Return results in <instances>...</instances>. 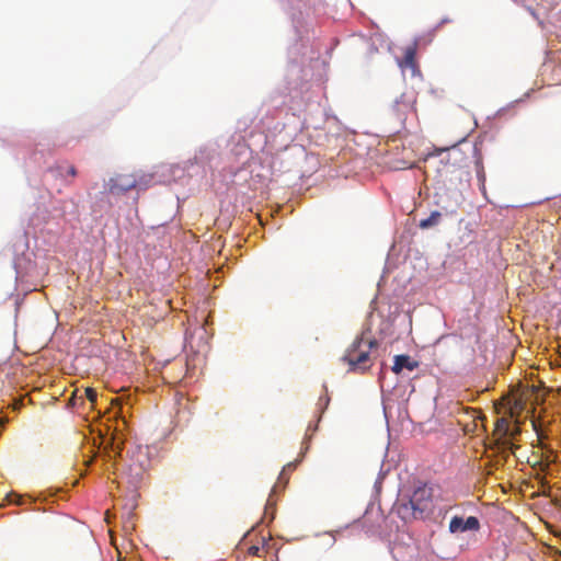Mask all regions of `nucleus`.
<instances>
[{
    "label": "nucleus",
    "mask_w": 561,
    "mask_h": 561,
    "mask_svg": "<svg viewBox=\"0 0 561 561\" xmlns=\"http://www.w3.org/2000/svg\"><path fill=\"white\" fill-rule=\"evenodd\" d=\"M377 345L374 340H364L363 337L357 339L347 348L343 360H345L350 370L364 373L371 366L370 351Z\"/></svg>",
    "instance_id": "f257e3e1"
},
{
    "label": "nucleus",
    "mask_w": 561,
    "mask_h": 561,
    "mask_svg": "<svg viewBox=\"0 0 561 561\" xmlns=\"http://www.w3.org/2000/svg\"><path fill=\"white\" fill-rule=\"evenodd\" d=\"M432 489L427 485L420 486L413 492L408 503L400 505L399 512L404 518L408 515L415 519L423 518L424 514L432 510Z\"/></svg>",
    "instance_id": "f03ea898"
},
{
    "label": "nucleus",
    "mask_w": 561,
    "mask_h": 561,
    "mask_svg": "<svg viewBox=\"0 0 561 561\" xmlns=\"http://www.w3.org/2000/svg\"><path fill=\"white\" fill-rule=\"evenodd\" d=\"M138 182L133 174H118L108 181V192L114 195L124 194L137 186Z\"/></svg>",
    "instance_id": "7ed1b4c3"
},
{
    "label": "nucleus",
    "mask_w": 561,
    "mask_h": 561,
    "mask_svg": "<svg viewBox=\"0 0 561 561\" xmlns=\"http://www.w3.org/2000/svg\"><path fill=\"white\" fill-rule=\"evenodd\" d=\"M480 529V522L476 516H469L463 519L460 516H454L449 523V531L451 534L463 533L467 530L478 531Z\"/></svg>",
    "instance_id": "20e7f679"
},
{
    "label": "nucleus",
    "mask_w": 561,
    "mask_h": 561,
    "mask_svg": "<svg viewBox=\"0 0 561 561\" xmlns=\"http://www.w3.org/2000/svg\"><path fill=\"white\" fill-rule=\"evenodd\" d=\"M417 44L413 43L404 48V54L401 59L398 60V65L402 70L410 69L412 76L419 75V65L416 61Z\"/></svg>",
    "instance_id": "39448f33"
},
{
    "label": "nucleus",
    "mask_w": 561,
    "mask_h": 561,
    "mask_svg": "<svg viewBox=\"0 0 561 561\" xmlns=\"http://www.w3.org/2000/svg\"><path fill=\"white\" fill-rule=\"evenodd\" d=\"M494 433L499 436V443L502 445V447L514 453V449L517 446L507 439V435L511 433V423L507 419L501 417L496 421Z\"/></svg>",
    "instance_id": "423d86ee"
},
{
    "label": "nucleus",
    "mask_w": 561,
    "mask_h": 561,
    "mask_svg": "<svg viewBox=\"0 0 561 561\" xmlns=\"http://www.w3.org/2000/svg\"><path fill=\"white\" fill-rule=\"evenodd\" d=\"M419 363L416 360H412L409 355H396L393 358L392 371L394 374H400L404 368L412 371L417 368Z\"/></svg>",
    "instance_id": "0eeeda50"
},
{
    "label": "nucleus",
    "mask_w": 561,
    "mask_h": 561,
    "mask_svg": "<svg viewBox=\"0 0 561 561\" xmlns=\"http://www.w3.org/2000/svg\"><path fill=\"white\" fill-rule=\"evenodd\" d=\"M440 217H442V214L439 211H437V210L432 211L431 215L427 218L422 219L420 221L419 226L422 229L431 228L433 226H436L439 222Z\"/></svg>",
    "instance_id": "6e6552de"
},
{
    "label": "nucleus",
    "mask_w": 561,
    "mask_h": 561,
    "mask_svg": "<svg viewBox=\"0 0 561 561\" xmlns=\"http://www.w3.org/2000/svg\"><path fill=\"white\" fill-rule=\"evenodd\" d=\"M83 398H87L93 404L98 399V393L93 388H85L79 399L83 401Z\"/></svg>",
    "instance_id": "1a4fd4ad"
},
{
    "label": "nucleus",
    "mask_w": 561,
    "mask_h": 561,
    "mask_svg": "<svg viewBox=\"0 0 561 561\" xmlns=\"http://www.w3.org/2000/svg\"><path fill=\"white\" fill-rule=\"evenodd\" d=\"M265 547V543L261 546L259 545H252L248 548V554L254 556V557H261L260 551Z\"/></svg>",
    "instance_id": "9d476101"
},
{
    "label": "nucleus",
    "mask_w": 561,
    "mask_h": 561,
    "mask_svg": "<svg viewBox=\"0 0 561 561\" xmlns=\"http://www.w3.org/2000/svg\"><path fill=\"white\" fill-rule=\"evenodd\" d=\"M476 165H477L478 176L480 178L481 181H484L485 175H484V170H483V164H482L481 157H479L477 159Z\"/></svg>",
    "instance_id": "9b49d317"
},
{
    "label": "nucleus",
    "mask_w": 561,
    "mask_h": 561,
    "mask_svg": "<svg viewBox=\"0 0 561 561\" xmlns=\"http://www.w3.org/2000/svg\"><path fill=\"white\" fill-rule=\"evenodd\" d=\"M520 434V428L517 424L511 425V433L507 435V439L515 438L517 435Z\"/></svg>",
    "instance_id": "f8f14e48"
},
{
    "label": "nucleus",
    "mask_w": 561,
    "mask_h": 561,
    "mask_svg": "<svg viewBox=\"0 0 561 561\" xmlns=\"http://www.w3.org/2000/svg\"><path fill=\"white\" fill-rule=\"evenodd\" d=\"M329 402H330V398H329V396H328V394H325V396H321V397L319 398V404H320V405L327 407V405L329 404Z\"/></svg>",
    "instance_id": "ddd939ff"
},
{
    "label": "nucleus",
    "mask_w": 561,
    "mask_h": 561,
    "mask_svg": "<svg viewBox=\"0 0 561 561\" xmlns=\"http://www.w3.org/2000/svg\"><path fill=\"white\" fill-rule=\"evenodd\" d=\"M67 174L70 175V176H73V178L77 175V169L75 168V165H69L68 167Z\"/></svg>",
    "instance_id": "4468645a"
},
{
    "label": "nucleus",
    "mask_w": 561,
    "mask_h": 561,
    "mask_svg": "<svg viewBox=\"0 0 561 561\" xmlns=\"http://www.w3.org/2000/svg\"><path fill=\"white\" fill-rule=\"evenodd\" d=\"M13 496H14V499H16L15 503H16V504H21V502H20V496H18V495H13Z\"/></svg>",
    "instance_id": "2eb2a0df"
}]
</instances>
